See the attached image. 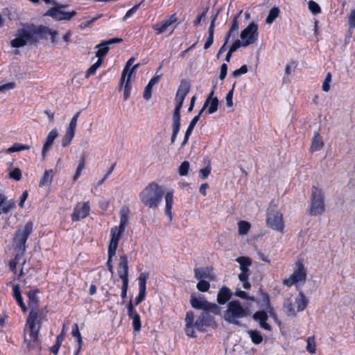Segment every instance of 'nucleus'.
I'll list each match as a JSON object with an SVG mask.
<instances>
[{"label": "nucleus", "instance_id": "nucleus-24", "mask_svg": "<svg viewBox=\"0 0 355 355\" xmlns=\"http://www.w3.org/2000/svg\"><path fill=\"white\" fill-rule=\"evenodd\" d=\"M231 297L230 289L227 287H223L219 291L217 295V301L220 304H225Z\"/></svg>", "mask_w": 355, "mask_h": 355}, {"label": "nucleus", "instance_id": "nucleus-16", "mask_svg": "<svg viewBox=\"0 0 355 355\" xmlns=\"http://www.w3.org/2000/svg\"><path fill=\"white\" fill-rule=\"evenodd\" d=\"M122 41L121 39L119 38H112L108 40L103 41L101 43L97 44L96 46V49H97V51L96 53V56L98 58V60H101L103 62V58L107 53L110 48L109 45L113 44L115 43H119Z\"/></svg>", "mask_w": 355, "mask_h": 355}, {"label": "nucleus", "instance_id": "nucleus-43", "mask_svg": "<svg viewBox=\"0 0 355 355\" xmlns=\"http://www.w3.org/2000/svg\"><path fill=\"white\" fill-rule=\"evenodd\" d=\"M80 112H77L71 119L70 123H69V127L67 128V130H69V131H71L73 132H75L76 131V126H77V122H78V117H79V115H80Z\"/></svg>", "mask_w": 355, "mask_h": 355}, {"label": "nucleus", "instance_id": "nucleus-31", "mask_svg": "<svg viewBox=\"0 0 355 355\" xmlns=\"http://www.w3.org/2000/svg\"><path fill=\"white\" fill-rule=\"evenodd\" d=\"M134 61H135V58H131L126 62L125 67H124V69L123 70L121 78V80H120L121 86H122L123 85V83L125 82V76H126L127 73L128 74L129 73V71L130 70V67L133 64Z\"/></svg>", "mask_w": 355, "mask_h": 355}, {"label": "nucleus", "instance_id": "nucleus-3", "mask_svg": "<svg viewBox=\"0 0 355 355\" xmlns=\"http://www.w3.org/2000/svg\"><path fill=\"white\" fill-rule=\"evenodd\" d=\"M215 322L213 317L207 313H202L194 322V315L191 311L187 312L185 318V333L191 338L196 337L195 328L200 331H204L207 327H213Z\"/></svg>", "mask_w": 355, "mask_h": 355}, {"label": "nucleus", "instance_id": "nucleus-2", "mask_svg": "<svg viewBox=\"0 0 355 355\" xmlns=\"http://www.w3.org/2000/svg\"><path fill=\"white\" fill-rule=\"evenodd\" d=\"M45 30L44 26L24 24L17 30L15 38L11 40L10 45L13 48H20L34 44L42 38Z\"/></svg>", "mask_w": 355, "mask_h": 355}, {"label": "nucleus", "instance_id": "nucleus-29", "mask_svg": "<svg viewBox=\"0 0 355 355\" xmlns=\"http://www.w3.org/2000/svg\"><path fill=\"white\" fill-rule=\"evenodd\" d=\"M169 26V22L164 20L160 23L154 24L153 28L157 32V35H159L166 31Z\"/></svg>", "mask_w": 355, "mask_h": 355}, {"label": "nucleus", "instance_id": "nucleus-9", "mask_svg": "<svg viewBox=\"0 0 355 355\" xmlns=\"http://www.w3.org/2000/svg\"><path fill=\"white\" fill-rule=\"evenodd\" d=\"M295 266L293 273L284 281V285L290 287L293 285L303 284L305 282L306 272L302 261H297Z\"/></svg>", "mask_w": 355, "mask_h": 355}, {"label": "nucleus", "instance_id": "nucleus-32", "mask_svg": "<svg viewBox=\"0 0 355 355\" xmlns=\"http://www.w3.org/2000/svg\"><path fill=\"white\" fill-rule=\"evenodd\" d=\"M63 340H64V331H62V332L60 335L57 336L55 343L51 347L50 350L53 354H56L58 352L59 349L61 346V344H62Z\"/></svg>", "mask_w": 355, "mask_h": 355}, {"label": "nucleus", "instance_id": "nucleus-56", "mask_svg": "<svg viewBox=\"0 0 355 355\" xmlns=\"http://www.w3.org/2000/svg\"><path fill=\"white\" fill-rule=\"evenodd\" d=\"M248 72V67L246 65H243L241 68L235 70L232 75L234 76V77H238V76H240L243 74H245Z\"/></svg>", "mask_w": 355, "mask_h": 355}, {"label": "nucleus", "instance_id": "nucleus-34", "mask_svg": "<svg viewBox=\"0 0 355 355\" xmlns=\"http://www.w3.org/2000/svg\"><path fill=\"white\" fill-rule=\"evenodd\" d=\"M148 277V275L145 272H142L138 277L139 281V291L146 292V281Z\"/></svg>", "mask_w": 355, "mask_h": 355}, {"label": "nucleus", "instance_id": "nucleus-28", "mask_svg": "<svg viewBox=\"0 0 355 355\" xmlns=\"http://www.w3.org/2000/svg\"><path fill=\"white\" fill-rule=\"evenodd\" d=\"M195 278L198 280L210 279V275L207 270L203 268H196L194 270Z\"/></svg>", "mask_w": 355, "mask_h": 355}, {"label": "nucleus", "instance_id": "nucleus-4", "mask_svg": "<svg viewBox=\"0 0 355 355\" xmlns=\"http://www.w3.org/2000/svg\"><path fill=\"white\" fill-rule=\"evenodd\" d=\"M164 191L156 182L148 184L139 193V199L144 206L155 209L162 202Z\"/></svg>", "mask_w": 355, "mask_h": 355}, {"label": "nucleus", "instance_id": "nucleus-52", "mask_svg": "<svg viewBox=\"0 0 355 355\" xmlns=\"http://www.w3.org/2000/svg\"><path fill=\"white\" fill-rule=\"evenodd\" d=\"M180 110L181 109L175 108L173 115V124H180Z\"/></svg>", "mask_w": 355, "mask_h": 355}, {"label": "nucleus", "instance_id": "nucleus-41", "mask_svg": "<svg viewBox=\"0 0 355 355\" xmlns=\"http://www.w3.org/2000/svg\"><path fill=\"white\" fill-rule=\"evenodd\" d=\"M309 9L313 15H318L321 12V8L318 3L313 0L309 1Z\"/></svg>", "mask_w": 355, "mask_h": 355}, {"label": "nucleus", "instance_id": "nucleus-10", "mask_svg": "<svg viewBox=\"0 0 355 355\" xmlns=\"http://www.w3.org/2000/svg\"><path fill=\"white\" fill-rule=\"evenodd\" d=\"M236 261L240 264L241 273L239 275V279L242 282L244 289H249L251 287L248 282L250 275L249 268L252 265V261L247 257H239L236 259Z\"/></svg>", "mask_w": 355, "mask_h": 355}, {"label": "nucleus", "instance_id": "nucleus-58", "mask_svg": "<svg viewBox=\"0 0 355 355\" xmlns=\"http://www.w3.org/2000/svg\"><path fill=\"white\" fill-rule=\"evenodd\" d=\"M128 283H129V281H122L121 296L123 299H125L127 296Z\"/></svg>", "mask_w": 355, "mask_h": 355}, {"label": "nucleus", "instance_id": "nucleus-42", "mask_svg": "<svg viewBox=\"0 0 355 355\" xmlns=\"http://www.w3.org/2000/svg\"><path fill=\"white\" fill-rule=\"evenodd\" d=\"M15 207V202L13 200H10L3 203L1 210L3 213H8Z\"/></svg>", "mask_w": 355, "mask_h": 355}, {"label": "nucleus", "instance_id": "nucleus-27", "mask_svg": "<svg viewBox=\"0 0 355 355\" xmlns=\"http://www.w3.org/2000/svg\"><path fill=\"white\" fill-rule=\"evenodd\" d=\"M247 334L249 335L252 342L254 345H259L263 341L262 335L258 330H248Z\"/></svg>", "mask_w": 355, "mask_h": 355}, {"label": "nucleus", "instance_id": "nucleus-8", "mask_svg": "<svg viewBox=\"0 0 355 355\" xmlns=\"http://www.w3.org/2000/svg\"><path fill=\"white\" fill-rule=\"evenodd\" d=\"M33 226L32 222H28L22 228L17 230L14 238L16 248L21 252L26 250V242L33 231Z\"/></svg>", "mask_w": 355, "mask_h": 355}, {"label": "nucleus", "instance_id": "nucleus-39", "mask_svg": "<svg viewBox=\"0 0 355 355\" xmlns=\"http://www.w3.org/2000/svg\"><path fill=\"white\" fill-rule=\"evenodd\" d=\"M102 62L98 60L92 64L86 71L85 77L89 78V76L96 73V70L101 67Z\"/></svg>", "mask_w": 355, "mask_h": 355}, {"label": "nucleus", "instance_id": "nucleus-55", "mask_svg": "<svg viewBox=\"0 0 355 355\" xmlns=\"http://www.w3.org/2000/svg\"><path fill=\"white\" fill-rule=\"evenodd\" d=\"M233 93H234V88H232L230 91H229L226 95L225 100H226L227 105L228 107L233 106Z\"/></svg>", "mask_w": 355, "mask_h": 355}, {"label": "nucleus", "instance_id": "nucleus-15", "mask_svg": "<svg viewBox=\"0 0 355 355\" xmlns=\"http://www.w3.org/2000/svg\"><path fill=\"white\" fill-rule=\"evenodd\" d=\"M90 211L89 202H79L74 208L73 213L71 216L73 221H78L86 218Z\"/></svg>", "mask_w": 355, "mask_h": 355}, {"label": "nucleus", "instance_id": "nucleus-18", "mask_svg": "<svg viewBox=\"0 0 355 355\" xmlns=\"http://www.w3.org/2000/svg\"><path fill=\"white\" fill-rule=\"evenodd\" d=\"M253 318L258 321L259 323V325L261 328L270 331L271 327L270 325L267 323L266 320H268V315L267 313L265 311H257L254 315Z\"/></svg>", "mask_w": 355, "mask_h": 355}, {"label": "nucleus", "instance_id": "nucleus-44", "mask_svg": "<svg viewBox=\"0 0 355 355\" xmlns=\"http://www.w3.org/2000/svg\"><path fill=\"white\" fill-rule=\"evenodd\" d=\"M234 295L240 298L250 300L252 302H255L256 300L254 297L249 296L245 291H241L239 288L236 289V291H235Z\"/></svg>", "mask_w": 355, "mask_h": 355}, {"label": "nucleus", "instance_id": "nucleus-26", "mask_svg": "<svg viewBox=\"0 0 355 355\" xmlns=\"http://www.w3.org/2000/svg\"><path fill=\"white\" fill-rule=\"evenodd\" d=\"M295 303L297 304V311L300 312L306 309L308 304V300L305 295L300 293L299 295L295 298Z\"/></svg>", "mask_w": 355, "mask_h": 355}, {"label": "nucleus", "instance_id": "nucleus-33", "mask_svg": "<svg viewBox=\"0 0 355 355\" xmlns=\"http://www.w3.org/2000/svg\"><path fill=\"white\" fill-rule=\"evenodd\" d=\"M53 171H45L42 178L41 179L40 182V187H43L47 184H49L53 179V176L50 175V173H52Z\"/></svg>", "mask_w": 355, "mask_h": 355}, {"label": "nucleus", "instance_id": "nucleus-63", "mask_svg": "<svg viewBox=\"0 0 355 355\" xmlns=\"http://www.w3.org/2000/svg\"><path fill=\"white\" fill-rule=\"evenodd\" d=\"M296 66H297V64L295 62H292L288 64L285 69V73L286 75H290L292 73V71H294Z\"/></svg>", "mask_w": 355, "mask_h": 355}, {"label": "nucleus", "instance_id": "nucleus-22", "mask_svg": "<svg viewBox=\"0 0 355 355\" xmlns=\"http://www.w3.org/2000/svg\"><path fill=\"white\" fill-rule=\"evenodd\" d=\"M218 103L219 101L218 98H214V99H211L210 101L206 100L202 109L199 112V115H201L205 108L208 106V114H211L216 112L218 110Z\"/></svg>", "mask_w": 355, "mask_h": 355}, {"label": "nucleus", "instance_id": "nucleus-64", "mask_svg": "<svg viewBox=\"0 0 355 355\" xmlns=\"http://www.w3.org/2000/svg\"><path fill=\"white\" fill-rule=\"evenodd\" d=\"M241 46H243L242 42L239 40H236L234 41V42L232 44L231 47L230 48L229 51L234 53Z\"/></svg>", "mask_w": 355, "mask_h": 355}, {"label": "nucleus", "instance_id": "nucleus-12", "mask_svg": "<svg viewBox=\"0 0 355 355\" xmlns=\"http://www.w3.org/2000/svg\"><path fill=\"white\" fill-rule=\"evenodd\" d=\"M123 230L119 229L118 227H113L110 230V239L108 246V254H110V256H115L119 241L121 238Z\"/></svg>", "mask_w": 355, "mask_h": 355}, {"label": "nucleus", "instance_id": "nucleus-17", "mask_svg": "<svg viewBox=\"0 0 355 355\" xmlns=\"http://www.w3.org/2000/svg\"><path fill=\"white\" fill-rule=\"evenodd\" d=\"M118 274L121 281H129L128 279V261L126 255L120 257L119 263Z\"/></svg>", "mask_w": 355, "mask_h": 355}, {"label": "nucleus", "instance_id": "nucleus-21", "mask_svg": "<svg viewBox=\"0 0 355 355\" xmlns=\"http://www.w3.org/2000/svg\"><path fill=\"white\" fill-rule=\"evenodd\" d=\"M58 135V131L56 129L52 130L48 135L46 141L42 148V156L44 157L46 153L50 149L52 144H53L55 139L57 138Z\"/></svg>", "mask_w": 355, "mask_h": 355}, {"label": "nucleus", "instance_id": "nucleus-61", "mask_svg": "<svg viewBox=\"0 0 355 355\" xmlns=\"http://www.w3.org/2000/svg\"><path fill=\"white\" fill-rule=\"evenodd\" d=\"M12 290H13V297L15 299L19 298L21 297L20 287L18 284H13L12 285Z\"/></svg>", "mask_w": 355, "mask_h": 355}, {"label": "nucleus", "instance_id": "nucleus-30", "mask_svg": "<svg viewBox=\"0 0 355 355\" xmlns=\"http://www.w3.org/2000/svg\"><path fill=\"white\" fill-rule=\"evenodd\" d=\"M30 148L29 146L21 144L19 143L14 144L11 147L8 148L6 150V153H12L15 152H19L21 150H28Z\"/></svg>", "mask_w": 355, "mask_h": 355}, {"label": "nucleus", "instance_id": "nucleus-19", "mask_svg": "<svg viewBox=\"0 0 355 355\" xmlns=\"http://www.w3.org/2000/svg\"><path fill=\"white\" fill-rule=\"evenodd\" d=\"M166 206L164 209L165 214L168 216L169 220H172V207L173 205V192L172 191H168L165 195Z\"/></svg>", "mask_w": 355, "mask_h": 355}, {"label": "nucleus", "instance_id": "nucleus-5", "mask_svg": "<svg viewBox=\"0 0 355 355\" xmlns=\"http://www.w3.org/2000/svg\"><path fill=\"white\" fill-rule=\"evenodd\" d=\"M248 315V309L243 307L239 300L230 301L224 313V319L230 323L239 324V319Z\"/></svg>", "mask_w": 355, "mask_h": 355}, {"label": "nucleus", "instance_id": "nucleus-11", "mask_svg": "<svg viewBox=\"0 0 355 355\" xmlns=\"http://www.w3.org/2000/svg\"><path fill=\"white\" fill-rule=\"evenodd\" d=\"M240 37L244 47L254 44L259 38L258 25L251 22L241 31Z\"/></svg>", "mask_w": 355, "mask_h": 355}, {"label": "nucleus", "instance_id": "nucleus-36", "mask_svg": "<svg viewBox=\"0 0 355 355\" xmlns=\"http://www.w3.org/2000/svg\"><path fill=\"white\" fill-rule=\"evenodd\" d=\"M74 135L75 132L67 130L66 133L62 139V146L63 147L69 146L71 142Z\"/></svg>", "mask_w": 355, "mask_h": 355}, {"label": "nucleus", "instance_id": "nucleus-62", "mask_svg": "<svg viewBox=\"0 0 355 355\" xmlns=\"http://www.w3.org/2000/svg\"><path fill=\"white\" fill-rule=\"evenodd\" d=\"M15 87L14 83H8L2 85H0V92H3L7 90L12 89Z\"/></svg>", "mask_w": 355, "mask_h": 355}, {"label": "nucleus", "instance_id": "nucleus-45", "mask_svg": "<svg viewBox=\"0 0 355 355\" xmlns=\"http://www.w3.org/2000/svg\"><path fill=\"white\" fill-rule=\"evenodd\" d=\"M189 162L187 161H184L180 166L178 169V173L180 175L184 176L187 175L189 169Z\"/></svg>", "mask_w": 355, "mask_h": 355}, {"label": "nucleus", "instance_id": "nucleus-13", "mask_svg": "<svg viewBox=\"0 0 355 355\" xmlns=\"http://www.w3.org/2000/svg\"><path fill=\"white\" fill-rule=\"evenodd\" d=\"M76 15V11L66 12L58 7L51 8L44 14L45 16L51 17L57 20H70Z\"/></svg>", "mask_w": 355, "mask_h": 355}, {"label": "nucleus", "instance_id": "nucleus-53", "mask_svg": "<svg viewBox=\"0 0 355 355\" xmlns=\"http://www.w3.org/2000/svg\"><path fill=\"white\" fill-rule=\"evenodd\" d=\"M207 306L208 308L207 309L206 311H210L211 312L216 315L220 313V309L217 304L208 302Z\"/></svg>", "mask_w": 355, "mask_h": 355}, {"label": "nucleus", "instance_id": "nucleus-7", "mask_svg": "<svg viewBox=\"0 0 355 355\" xmlns=\"http://www.w3.org/2000/svg\"><path fill=\"white\" fill-rule=\"evenodd\" d=\"M267 225L269 227L282 232L284 227L282 213L277 210L276 205L271 203L268 209Z\"/></svg>", "mask_w": 355, "mask_h": 355}, {"label": "nucleus", "instance_id": "nucleus-48", "mask_svg": "<svg viewBox=\"0 0 355 355\" xmlns=\"http://www.w3.org/2000/svg\"><path fill=\"white\" fill-rule=\"evenodd\" d=\"M284 307L286 309L288 315H295V311L293 304H292L291 301L286 300L284 302Z\"/></svg>", "mask_w": 355, "mask_h": 355}, {"label": "nucleus", "instance_id": "nucleus-47", "mask_svg": "<svg viewBox=\"0 0 355 355\" xmlns=\"http://www.w3.org/2000/svg\"><path fill=\"white\" fill-rule=\"evenodd\" d=\"M196 287L199 291L206 292L209 290L210 284L206 280H199V282L197 284Z\"/></svg>", "mask_w": 355, "mask_h": 355}, {"label": "nucleus", "instance_id": "nucleus-35", "mask_svg": "<svg viewBox=\"0 0 355 355\" xmlns=\"http://www.w3.org/2000/svg\"><path fill=\"white\" fill-rule=\"evenodd\" d=\"M238 227L239 234L241 235H245L248 232L251 225L250 223L245 220H241L239 222Z\"/></svg>", "mask_w": 355, "mask_h": 355}, {"label": "nucleus", "instance_id": "nucleus-51", "mask_svg": "<svg viewBox=\"0 0 355 355\" xmlns=\"http://www.w3.org/2000/svg\"><path fill=\"white\" fill-rule=\"evenodd\" d=\"M261 301H262L261 306L263 307H265L266 309H269L270 308L269 296L266 293H261Z\"/></svg>", "mask_w": 355, "mask_h": 355}, {"label": "nucleus", "instance_id": "nucleus-6", "mask_svg": "<svg viewBox=\"0 0 355 355\" xmlns=\"http://www.w3.org/2000/svg\"><path fill=\"white\" fill-rule=\"evenodd\" d=\"M311 199L309 209V214L311 216L322 215L325 211L324 196L322 190L318 187L313 186Z\"/></svg>", "mask_w": 355, "mask_h": 355}, {"label": "nucleus", "instance_id": "nucleus-59", "mask_svg": "<svg viewBox=\"0 0 355 355\" xmlns=\"http://www.w3.org/2000/svg\"><path fill=\"white\" fill-rule=\"evenodd\" d=\"M130 79H128L127 78V80H125V83L124 85V99L127 100L129 98L130 94V87L129 85V82Z\"/></svg>", "mask_w": 355, "mask_h": 355}, {"label": "nucleus", "instance_id": "nucleus-54", "mask_svg": "<svg viewBox=\"0 0 355 355\" xmlns=\"http://www.w3.org/2000/svg\"><path fill=\"white\" fill-rule=\"evenodd\" d=\"M21 173L19 168H16L10 173V177L15 180L21 179Z\"/></svg>", "mask_w": 355, "mask_h": 355}, {"label": "nucleus", "instance_id": "nucleus-50", "mask_svg": "<svg viewBox=\"0 0 355 355\" xmlns=\"http://www.w3.org/2000/svg\"><path fill=\"white\" fill-rule=\"evenodd\" d=\"M71 334L73 337L77 338V341L78 343L83 344L82 336L79 331L78 325L77 324H75L73 325Z\"/></svg>", "mask_w": 355, "mask_h": 355}, {"label": "nucleus", "instance_id": "nucleus-23", "mask_svg": "<svg viewBox=\"0 0 355 355\" xmlns=\"http://www.w3.org/2000/svg\"><path fill=\"white\" fill-rule=\"evenodd\" d=\"M324 146L323 140L320 134L317 132H315L312 139L311 146L310 148L311 152H315L321 150Z\"/></svg>", "mask_w": 355, "mask_h": 355}, {"label": "nucleus", "instance_id": "nucleus-60", "mask_svg": "<svg viewBox=\"0 0 355 355\" xmlns=\"http://www.w3.org/2000/svg\"><path fill=\"white\" fill-rule=\"evenodd\" d=\"M153 87H152L148 83V85L146 86L144 92V98L146 100H148L151 97V92L152 89Z\"/></svg>", "mask_w": 355, "mask_h": 355}, {"label": "nucleus", "instance_id": "nucleus-20", "mask_svg": "<svg viewBox=\"0 0 355 355\" xmlns=\"http://www.w3.org/2000/svg\"><path fill=\"white\" fill-rule=\"evenodd\" d=\"M190 302L192 307L196 309L205 311L208 308L207 306L209 302H207L203 297H196L194 295H191Z\"/></svg>", "mask_w": 355, "mask_h": 355}, {"label": "nucleus", "instance_id": "nucleus-1", "mask_svg": "<svg viewBox=\"0 0 355 355\" xmlns=\"http://www.w3.org/2000/svg\"><path fill=\"white\" fill-rule=\"evenodd\" d=\"M36 291L28 293V305L31 308L24 328V343L29 349H40L39 333L44 316L37 308L38 297Z\"/></svg>", "mask_w": 355, "mask_h": 355}, {"label": "nucleus", "instance_id": "nucleus-57", "mask_svg": "<svg viewBox=\"0 0 355 355\" xmlns=\"http://www.w3.org/2000/svg\"><path fill=\"white\" fill-rule=\"evenodd\" d=\"M211 173V166H208L200 170V177L202 179L207 178Z\"/></svg>", "mask_w": 355, "mask_h": 355}, {"label": "nucleus", "instance_id": "nucleus-46", "mask_svg": "<svg viewBox=\"0 0 355 355\" xmlns=\"http://www.w3.org/2000/svg\"><path fill=\"white\" fill-rule=\"evenodd\" d=\"M132 319V325L134 330L139 331L141 329V320L140 316L138 313H135L131 318Z\"/></svg>", "mask_w": 355, "mask_h": 355}, {"label": "nucleus", "instance_id": "nucleus-14", "mask_svg": "<svg viewBox=\"0 0 355 355\" xmlns=\"http://www.w3.org/2000/svg\"><path fill=\"white\" fill-rule=\"evenodd\" d=\"M190 90V84L183 80L181 82L175 95V108L181 109L184 101L186 96L188 94Z\"/></svg>", "mask_w": 355, "mask_h": 355}, {"label": "nucleus", "instance_id": "nucleus-49", "mask_svg": "<svg viewBox=\"0 0 355 355\" xmlns=\"http://www.w3.org/2000/svg\"><path fill=\"white\" fill-rule=\"evenodd\" d=\"M331 81V73H328L324 78V80L323 81V83H322V90L324 92H329V89H330V82Z\"/></svg>", "mask_w": 355, "mask_h": 355}, {"label": "nucleus", "instance_id": "nucleus-40", "mask_svg": "<svg viewBox=\"0 0 355 355\" xmlns=\"http://www.w3.org/2000/svg\"><path fill=\"white\" fill-rule=\"evenodd\" d=\"M200 116L199 114L198 115H196V116H194L193 118V119L191 121L187 130H186V133H187V137H190L192 132H193V130L194 128V127L196 126V123H198L199 119H200Z\"/></svg>", "mask_w": 355, "mask_h": 355}, {"label": "nucleus", "instance_id": "nucleus-37", "mask_svg": "<svg viewBox=\"0 0 355 355\" xmlns=\"http://www.w3.org/2000/svg\"><path fill=\"white\" fill-rule=\"evenodd\" d=\"M279 13V10L277 7L272 8L269 14L266 18V23L267 24H272L273 21L278 17Z\"/></svg>", "mask_w": 355, "mask_h": 355}, {"label": "nucleus", "instance_id": "nucleus-38", "mask_svg": "<svg viewBox=\"0 0 355 355\" xmlns=\"http://www.w3.org/2000/svg\"><path fill=\"white\" fill-rule=\"evenodd\" d=\"M306 350L313 354L315 353V342L313 336L309 337L306 340Z\"/></svg>", "mask_w": 355, "mask_h": 355}, {"label": "nucleus", "instance_id": "nucleus-25", "mask_svg": "<svg viewBox=\"0 0 355 355\" xmlns=\"http://www.w3.org/2000/svg\"><path fill=\"white\" fill-rule=\"evenodd\" d=\"M128 209L126 207H123L120 211V224L119 226L115 227L125 231V227L128 224Z\"/></svg>", "mask_w": 355, "mask_h": 355}]
</instances>
